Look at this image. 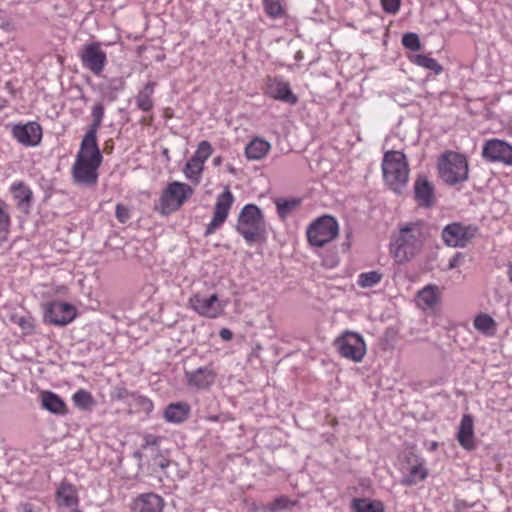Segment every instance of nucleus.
<instances>
[{"label":"nucleus","instance_id":"obj_20","mask_svg":"<svg viewBox=\"0 0 512 512\" xmlns=\"http://www.w3.org/2000/svg\"><path fill=\"white\" fill-rule=\"evenodd\" d=\"M55 501L60 509L79 506L77 489L68 482H61L55 493Z\"/></svg>","mask_w":512,"mask_h":512},{"label":"nucleus","instance_id":"obj_40","mask_svg":"<svg viewBox=\"0 0 512 512\" xmlns=\"http://www.w3.org/2000/svg\"><path fill=\"white\" fill-rule=\"evenodd\" d=\"M402 45L412 51H418L421 48L419 36L412 32L405 33L402 36Z\"/></svg>","mask_w":512,"mask_h":512},{"label":"nucleus","instance_id":"obj_36","mask_svg":"<svg viewBox=\"0 0 512 512\" xmlns=\"http://www.w3.org/2000/svg\"><path fill=\"white\" fill-rule=\"evenodd\" d=\"M277 212L281 218H286L300 204V200L296 198H279L275 201Z\"/></svg>","mask_w":512,"mask_h":512},{"label":"nucleus","instance_id":"obj_1","mask_svg":"<svg viewBox=\"0 0 512 512\" xmlns=\"http://www.w3.org/2000/svg\"><path fill=\"white\" fill-rule=\"evenodd\" d=\"M102 154L97 142L82 140L72 166L75 183L83 186H94L98 181V169L102 163Z\"/></svg>","mask_w":512,"mask_h":512},{"label":"nucleus","instance_id":"obj_55","mask_svg":"<svg viewBox=\"0 0 512 512\" xmlns=\"http://www.w3.org/2000/svg\"><path fill=\"white\" fill-rule=\"evenodd\" d=\"M295 57L297 60H300L302 58L301 52H297Z\"/></svg>","mask_w":512,"mask_h":512},{"label":"nucleus","instance_id":"obj_42","mask_svg":"<svg viewBox=\"0 0 512 512\" xmlns=\"http://www.w3.org/2000/svg\"><path fill=\"white\" fill-rule=\"evenodd\" d=\"M133 395H136V393L129 392L124 387H115L111 394L113 399L118 400V401H123L124 403H126L130 406H132V402H133L132 396Z\"/></svg>","mask_w":512,"mask_h":512},{"label":"nucleus","instance_id":"obj_21","mask_svg":"<svg viewBox=\"0 0 512 512\" xmlns=\"http://www.w3.org/2000/svg\"><path fill=\"white\" fill-rule=\"evenodd\" d=\"M457 440L462 448L472 450L475 447L474 420L470 414H464L461 418L457 433Z\"/></svg>","mask_w":512,"mask_h":512},{"label":"nucleus","instance_id":"obj_31","mask_svg":"<svg viewBox=\"0 0 512 512\" xmlns=\"http://www.w3.org/2000/svg\"><path fill=\"white\" fill-rule=\"evenodd\" d=\"M153 82H148L142 90L136 96L137 107L142 111H150L153 107L152 95L154 93Z\"/></svg>","mask_w":512,"mask_h":512},{"label":"nucleus","instance_id":"obj_49","mask_svg":"<svg viewBox=\"0 0 512 512\" xmlns=\"http://www.w3.org/2000/svg\"><path fill=\"white\" fill-rule=\"evenodd\" d=\"M170 464V461L164 457H157L154 460V465L159 467L161 470L167 468Z\"/></svg>","mask_w":512,"mask_h":512},{"label":"nucleus","instance_id":"obj_2","mask_svg":"<svg viewBox=\"0 0 512 512\" xmlns=\"http://www.w3.org/2000/svg\"><path fill=\"white\" fill-rule=\"evenodd\" d=\"M423 241V226L420 222L402 224L391 240L390 254L398 263L408 262L419 253Z\"/></svg>","mask_w":512,"mask_h":512},{"label":"nucleus","instance_id":"obj_26","mask_svg":"<svg viewBox=\"0 0 512 512\" xmlns=\"http://www.w3.org/2000/svg\"><path fill=\"white\" fill-rule=\"evenodd\" d=\"M414 193L416 200L425 207L433 204L434 189L425 177H419L414 185Z\"/></svg>","mask_w":512,"mask_h":512},{"label":"nucleus","instance_id":"obj_4","mask_svg":"<svg viewBox=\"0 0 512 512\" xmlns=\"http://www.w3.org/2000/svg\"><path fill=\"white\" fill-rule=\"evenodd\" d=\"M236 230L247 242H253L264 234V216L257 205L246 204L241 209Z\"/></svg>","mask_w":512,"mask_h":512},{"label":"nucleus","instance_id":"obj_10","mask_svg":"<svg viewBox=\"0 0 512 512\" xmlns=\"http://www.w3.org/2000/svg\"><path fill=\"white\" fill-rule=\"evenodd\" d=\"M339 354L353 362H361L366 354L363 337L356 332L346 331L335 340Z\"/></svg>","mask_w":512,"mask_h":512},{"label":"nucleus","instance_id":"obj_28","mask_svg":"<svg viewBox=\"0 0 512 512\" xmlns=\"http://www.w3.org/2000/svg\"><path fill=\"white\" fill-rule=\"evenodd\" d=\"M10 191L12 192L19 207L28 208L30 206L33 193L24 182L18 181L12 183Z\"/></svg>","mask_w":512,"mask_h":512},{"label":"nucleus","instance_id":"obj_43","mask_svg":"<svg viewBox=\"0 0 512 512\" xmlns=\"http://www.w3.org/2000/svg\"><path fill=\"white\" fill-rule=\"evenodd\" d=\"M7 208L8 205L0 199V233L6 232L10 226V215Z\"/></svg>","mask_w":512,"mask_h":512},{"label":"nucleus","instance_id":"obj_23","mask_svg":"<svg viewBox=\"0 0 512 512\" xmlns=\"http://www.w3.org/2000/svg\"><path fill=\"white\" fill-rule=\"evenodd\" d=\"M39 400L41 407L55 415H66L67 405L65 401L56 393L44 390L40 392Z\"/></svg>","mask_w":512,"mask_h":512},{"label":"nucleus","instance_id":"obj_33","mask_svg":"<svg viewBox=\"0 0 512 512\" xmlns=\"http://www.w3.org/2000/svg\"><path fill=\"white\" fill-rule=\"evenodd\" d=\"M74 405L82 411H90L95 406L92 394L85 389H78L72 396Z\"/></svg>","mask_w":512,"mask_h":512},{"label":"nucleus","instance_id":"obj_50","mask_svg":"<svg viewBox=\"0 0 512 512\" xmlns=\"http://www.w3.org/2000/svg\"><path fill=\"white\" fill-rule=\"evenodd\" d=\"M219 336L224 341H230L233 337V333L228 328H222L219 332Z\"/></svg>","mask_w":512,"mask_h":512},{"label":"nucleus","instance_id":"obj_54","mask_svg":"<svg viewBox=\"0 0 512 512\" xmlns=\"http://www.w3.org/2000/svg\"><path fill=\"white\" fill-rule=\"evenodd\" d=\"M68 509V512H83L82 510L79 509V506L69 507Z\"/></svg>","mask_w":512,"mask_h":512},{"label":"nucleus","instance_id":"obj_57","mask_svg":"<svg viewBox=\"0 0 512 512\" xmlns=\"http://www.w3.org/2000/svg\"><path fill=\"white\" fill-rule=\"evenodd\" d=\"M509 135L512 136V126L509 128Z\"/></svg>","mask_w":512,"mask_h":512},{"label":"nucleus","instance_id":"obj_13","mask_svg":"<svg viewBox=\"0 0 512 512\" xmlns=\"http://www.w3.org/2000/svg\"><path fill=\"white\" fill-rule=\"evenodd\" d=\"M234 201L235 197L228 187L217 196L213 217L206 227L205 236L213 234L225 223Z\"/></svg>","mask_w":512,"mask_h":512},{"label":"nucleus","instance_id":"obj_29","mask_svg":"<svg viewBox=\"0 0 512 512\" xmlns=\"http://www.w3.org/2000/svg\"><path fill=\"white\" fill-rule=\"evenodd\" d=\"M351 508L354 512H384V504L379 500L356 498L352 500Z\"/></svg>","mask_w":512,"mask_h":512},{"label":"nucleus","instance_id":"obj_53","mask_svg":"<svg viewBox=\"0 0 512 512\" xmlns=\"http://www.w3.org/2000/svg\"><path fill=\"white\" fill-rule=\"evenodd\" d=\"M508 277H509V281L512 283V264H510L508 266Z\"/></svg>","mask_w":512,"mask_h":512},{"label":"nucleus","instance_id":"obj_15","mask_svg":"<svg viewBox=\"0 0 512 512\" xmlns=\"http://www.w3.org/2000/svg\"><path fill=\"white\" fill-rule=\"evenodd\" d=\"M79 56L84 68L97 76L102 74L107 63V55L102 50L100 43L94 42L85 45Z\"/></svg>","mask_w":512,"mask_h":512},{"label":"nucleus","instance_id":"obj_27","mask_svg":"<svg viewBox=\"0 0 512 512\" xmlns=\"http://www.w3.org/2000/svg\"><path fill=\"white\" fill-rule=\"evenodd\" d=\"M105 108L102 102H97L92 108V123L82 140L97 142V131L102 125Z\"/></svg>","mask_w":512,"mask_h":512},{"label":"nucleus","instance_id":"obj_16","mask_svg":"<svg viewBox=\"0 0 512 512\" xmlns=\"http://www.w3.org/2000/svg\"><path fill=\"white\" fill-rule=\"evenodd\" d=\"M11 134L17 142L25 147H36L42 140V128L34 121L13 125Z\"/></svg>","mask_w":512,"mask_h":512},{"label":"nucleus","instance_id":"obj_46","mask_svg":"<svg viewBox=\"0 0 512 512\" xmlns=\"http://www.w3.org/2000/svg\"><path fill=\"white\" fill-rule=\"evenodd\" d=\"M115 214L118 221L122 224H125L130 219V210L122 204L116 205Z\"/></svg>","mask_w":512,"mask_h":512},{"label":"nucleus","instance_id":"obj_51","mask_svg":"<svg viewBox=\"0 0 512 512\" xmlns=\"http://www.w3.org/2000/svg\"><path fill=\"white\" fill-rule=\"evenodd\" d=\"M23 512H39L37 509H35L31 504H25L23 506Z\"/></svg>","mask_w":512,"mask_h":512},{"label":"nucleus","instance_id":"obj_39","mask_svg":"<svg viewBox=\"0 0 512 512\" xmlns=\"http://www.w3.org/2000/svg\"><path fill=\"white\" fill-rule=\"evenodd\" d=\"M263 7L271 18H279L283 15V6L280 0H263Z\"/></svg>","mask_w":512,"mask_h":512},{"label":"nucleus","instance_id":"obj_7","mask_svg":"<svg viewBox=\"0 0 512 512\" xmlns=\"http://www.w3.org/2000/svg\"><path fill=\"white\" fill-rule=\"evenodd\" d=\"M476 225H466L453 222L446 225L441 232V238L445 245L453 248H464L478 234Z\"/></svg>","mask_w":512,"mask_h":512},{"label":"nucleus","instance_id":"obj_32","mask_svg":"<svg viewBox=\"0 0 512 512\" xmlns=\"http://www.w3.org/2000/svg\"><path fill=\"white\" fill-rule=\"evenodd\" d=\"M204 164L194 158H190L183 168L185 177L191 182L198 184L201 180Z\"/></svg>","mask_w":512,"mask_h":512},{"label":"nucleus","instance_id":"obj_41","mask_svg":"<svg viewBox=\"0 0 512 512\" xmlns=\"http://www.w3.org/2000/svg\"><path fill=\"white\" fill-rule=\"evenodd\" d=\"M132 399V405L139 407L146 414H150L153 411L154 405L149 398L136 393V395L132 396Z\"/></svg>","mask_w":512,"mask_h":512},{"label":"nucleus","instance_id":"obj_38","mask_svg":"<svg viewBox=\"0 0 512 512\" xmlns=\"http://www.w3.org/2000/svg\"><path fill=\"white\" fill-rule=\"evenodd\" d=\"M212 152V145L208 141L203 140L198 144L197 149L194 152L192 158L196 159L197 161H200L202 164L205 165V162L212 155Z\"/></svg>","mask_w":512,"mask_h":512},{"label":"nucleus","instance_id":"obj_24","mask_svg":"<svg viewBox=\"0 0 512 512\" xmlns=\"http://www.w3.org/2000/svg\"><path fill=\"white\" fill-rule=\"evenodd\" d=\"M271 150V144L261 137H254L245 147V155L248 160L258 161L266 157Z\"/></svg>","mask_w":512,"mask_h":512},{"label":"nucleus","instance_id":"obj_6","mask_svg":"<svg viewBox=\"0 0 512 512\" xmlns=\"http://www.w3.org/2000/svg\"><path fill=\"white\" fill-rule=\"evenodd\" d=\"M339 233L336 219L330 215H323L309 224L306 230L307 240L311 246L323 247L333 241Z\"/></svg>","mask_w":512,"mask_h":512},{"label":"nucleus","instance_id":"obj_18","mask_svg":"<svg viewBox=\"0 0 512 512\" xmlns=\"http://www.w3.org/2000/svg\"><path fill=\"white\" fill-rule=\"evenodd\" d=\"M188 387L193 390L209 389L215 382L216 373L211 367H200L185 372Z\"/></svg>","mask_w":512,"mask_h":512},{"label":"nucleus","instance_id":"obj_45","mask_svg":"<svg viewBox=\"0 0 512 512\" xmlns=\"http://www.w3.org/2000/svg\"><path fill=\"white\" fill-rule=\"evenodd\" d=\"M160 441L161 437L152 434H147L144 436V443L142 445V448L151 449L152 452H154L158 449Z\"/></svg>","mask_w":512,"mask_h":512},{"label":"nucleus","instance_id":"obj_12","mask_svg":"<svg viewBox=\"0 0 512 512\" xmlns=\"http://www.w3.org/2000/svg\"><path fill=\"white\" fill-rule=\"evenodd\" d=\"M189 307L198 315L210 319H215L224 312L223 304L217 294L205 295L195 293L189 298Z\"/></svg>","mask_w":512,"mask_h":512},{"label":"nucleus","instance_id":"obj_9","mask_svg":"<svg viewBox=\"0 0 512 512\" xmlns=\"http://www.w3.org/2000/svg\"><path fill=\"white\" fill-rule=\"evenodd\" d=\"M193 193L186 183L174 181L168 184L160 197L161 213L169 214L179 209Z\"/></svg>","mask_w":512,"mask_h":512},{"label":"nucleus","instance_id":"obj_14","mask_svg":"<svg viewBox=\"0 0 512 512\" xmlns=\"http://www.w3.org/2000/svg\"><path fill=\"white\" fill-rule=\"evenodd\" d=\"M75 317L76 309L69 303L51 301L44 305V319L50 324L65 326L72 322Z\"/></svg>","mask_w":512,"mask_h":512},{"label":"nucleus","instance_id":"obj_47","mask_svg":"<svg viewBox=\"0 0 512 512\" xmlns=\"http://www.w3.org/2000/svg\"><path fill=\"white\" fill-rule=\"evenodd\" d=\"M385 12L395 14L400 8V0H381Z\"/></svg>","mask_w":512,"mask_h":512},{"label":"nucleus","instance_id":"obj_52","mask_svg":"<svg viewBox=\"0 0 512 512\" xmlns=\"http://www.w3.org/2000/svg\"><path fill=\"white\" fill-rule=\"evenodd\" d=\"M221 162H222V158H221L220 156L215 157V158L213 159V164H214V166H219V165L221 164Z\"/></svg>","mask_w":512,"mask_h":512},{"label":"nucleus","instance_id":"obj_5","mask_svg":"<svg viewBox=\"0 0 512 512\" xmlns=\"http://www.w3.org/2000/svg\"><path fill=\"white\" fill-rule=\"evenodd\" d=\"M438 170L441 179L450 185H455L467 180L468 162L465 156L447 151L439 159Z\"/></svg>","mask_w":512,"mask_h":512},{"label":"nucleus","instance_id":"obj_3","mask_svg":"<svg viewBox=\"0 0 512 512\" xmlns=\"http://www.w3.org/2000/svg\"><path fill=\"white\" fill-rule=\"evenodd\" d=\"M382 172L386 184L400 193L408 181L409 168L406 156L400 151H388L382 161Z\"/></svg>","mask_w":512,"mask_h":512},{"label":"nucleus","instance_id":"obj_25","mask_svg":"<svg viewBox=\"0 0 512 512\" xmlns=\"http://www.w3.org/2000/svg\"><path fill=\"white\" fill-rule=\"evenodd\" d=\"M190 410V406L186 402L171 403L164 411V419L169 423H182L188 418Z\"/></svg>","mask_w":512,"mask_h":512},{"label":"nucleus","instance_id":"obj_48","mask_svg":"<svg viewBox=\"0 0 512 512\" xmlns=\"http://www.w3.org/2000/svg\"><path fill=\"white\" fill-rule=\"evenodd\" d=\"M464 254L462 252H456L449 260L448 269H455L459 267L464 261Z\"/></svg>","mask_w":512,"mask_h":512},{"label":"nucleus","instance_id":"obj_37","mask_svg":"<svg viewBox=\"0 0 512 512\" xmlns=\"http://www.w3.org/2000/svg\"><path fill=\"white\" fill-rule=\"evenodd\" d=\"M294 502L286 496H280L262 508V512H281L291 508Z\"/></svg>","mask_w":512,"mask_h":512},{"label":"nucleus","instance_id":"obj_22","mask_svg":"<svg viewBox=\"0 0 512 512\" xmlns=\"http://www.w3.org/2000/svg\"><path fill=\"white\" fill-rule=\"evenodd\" d=\"M441 299V290L438 286L429 284L418 291L416 303L422 310L434 309Z\"/></svg>","mask_w":512,"mask_h":512},{"label":"nucleus","instance_id":"obj_17","mask_svg":"<svg viewBox=\"0 0 512 512\" xmlns=\"http://www.w3.org/2000/svg\"><path fill=\"white\" fill-rule=\"evenodd\" d=\"M266 93L273 99L295 105L298 97L292 92L290 84L281 76L269 77L266 82Z\"/></svg>","mask_w":512,"mask_h":512},{"label":"nucleus","instance_id":"obj_30","mask_svg":"<svg viewBox=\"0 0 512 512\" xmlns=\"http://www.w3.org/2000/svg\"><path fill=\"white\" fill-rule=\"evenodd\" d=\"M474 328L481 334L491 337L496 333V322L488 314H479L473 321Z\"/></svg>","mask_w":512,"mask_h":512},{"label":"nucleus","instance_id":"obj_8","mask_svg":"<svg viewBox=\"0 0 512 512\" xmlns=\"http://www.w3.org/2000/svg\"><path fill=\"white\" fill-rule=\"evenodd\" d=\"M400 471V483L404 486H415L428 477L425 459L413 452L405 454Z\"/></svg>","mask_w":512,"mask_h":512},{"label":"nucleus","instance_id":"obj_35","mask_svg":"<svg viewBox=\"0 0 512 512\" xmlns=\"http://www.w3.org/2000/svg\"><path fill=\"white\" fill-rule=\"evenodd\" d=\"M382 280V274L378 271L363 272L358 275L357 284L361 288H372Z\"/></svg>","mask_w":512,"mask_h":512},{"label":"nucleus","instance_id":"obj_44","mask_svg":"<svg viewBox=\"0 0 512 512\" xmlns=\"http://www.w3.org/2000/svg\"><path fill=\"white\" fill-rule=\"evenodd\" d=\"M15 323L22 329L24 334H31L34 330L33 319L30 316L16 317Z\"/></svg>","mask_w":512,"mask_h":512},{"label":"nucleus","instance_id":"obj_19","mask_svg":"<svg viewBox=\"0 0 512 512\" xmlns=\"http://www.w3.org/2000/svg\"><path fill=\"white\" fill-rule=\"evenodd\" d=\"M130 508L132 512H163L164 500L156 493H143L131 502Z\"/></svg>","mask_w":512,"mask_h":512},{"label":"nucleus","instance_id":"obj_11","mask_svg":"<svg viewBox=\"0 0 512 512\" xmlns=\"http://www.w3.org/2000/svg\"><path fill=\"white\" fill-rule=\"evenodd\" d=\"M481 155L487 162L512 167V144L505 140L498 138L486 140L482 146Z\"/></svg>","mask_w":512,"mask_h":512},{"label":"nucleus","instance_id":"obj_56","mask_svg":"<svg viewBox=\"0 0 512 512\" xmlns=\"http://www.w3.org/2000/svg\"><path fill=\"white\" fill-rule=\"evenodd\" d=\"M134 456H135L136 458H139V459H140V458H141V452H139V451L135 452V453H134Z\"/></svg>","mask_w":512,"mask_h":512},{"label":"nucleus","instance_id":"obj_34","mask_svg":"<svg viewBox=\"0 0 512 512\" xmlns=\"http://www.w3.org/2000/svg\"><path fill=\"white\" fill-rule=\"evenodd\" d=\"M409 59L413 64L425 68L427 70H431L436 75H439L443 70L442 66L434 58L427 55L416 54L410 56Z\"/></svg>","mask_w":512,"mask_h":512}]
</instances>
